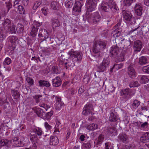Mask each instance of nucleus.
<instances>
[{"instance_id": "f257e3e1", "label": "nucleus", "mask_w": 149, "mask_h": 149, "mask_svg": "<svg viewBox=\"0 0 149 149\" xmlns=\"http://www.w3.org/2000/svg\"><path fill=\"white\" fill-rule=\"evenodd\" d=\"M93 51L95 54H97L95 55L94 56L99 57L100 54L99 53L103 51L106 47V43L105 42L103 41L101 39L95 40L93 42Z\"/></svg>"}, {"instance_id": "f03ea898", "label": "nucleus", "mask_w": 149, "mask_h": 149, "mask_svg": "<svg viewBox=\"0 0 149 149\" xmlns=\"http://www.w3.org/2000/svg\"><path fill=\"white\" fill-rule=\"evenodd\" d=\"M2 24L3 26V29L6 32H9L11 33L15 32V26L13 24L10 19L8 18L5 19Z\"/></svg>"}, {"instance_id": "7ed1b4c3", "label": "nucleus", "mask_w": 149, "mask_h": 149, "mask_svg": "<svg viewBox=\"0 0 149 149\" xmlns=\"http://www.w3.org/2000/svg\"><path fill=\"white\" fill-rule=\"evenodd\" d=\"M68 54L72 58L73 61L78 63L81 60L83 54L81 52L74 51L73 49H71L68 52Z\"/></svg>"}, {"instance_id": "20e7f679", "label": "nucleus", "mask_w": 149, "mask_h": 149, "mask_svg": "<svg viewBox=\"0 0 149 149\" xmlns=\"http://www.w3.org/2000/svg\"><path fill=\"white\" fill-rule=\"evenodd\" d=\"M124 19L130 24H134L136 22L135 18L132 17L131 13L128 10H125L122 11Z\"/></svg>"}, {"instance_id": "39448f33", "label": "nucleus", "mask_w": 149, "mask_h": 149, "mask_svg": "<svg viewBox=\"0 0 149 149\" xmlns=\"http://www.w3.org/2000/svg\"><path fill=\"white\" fill-rule=\"evenodd\" d=\"M110 63V60L108 57L104 58L102 63L97 66V71L102 72L106 70L109 67Z\"/></svg>"}, {"instance_id": "423d86ee", "label": "nucleus", "mask_w": 149, "mask_h": 149, "mask_svg": "<svg viewBox=\"0 0 149 149\" xmlns=\"http://www.w3.org/2000/svg\"><path fill=\"white\" fill-rule=\"evenodd\" d=\"M94 109L93 106L91 103H87L84 106L82 114L84 116L93 115L94 113L93 112Z\"/></svg>"}, {"instance_id": "0eeeda50", "label": "nucleus", "mask_w": 149, "mask_h": 149, "mask_svg": "<svg viewBox=\"0 0 149 149\" xmlns=\"http://www.w3.org/2000/svg\"><path fill=\"white\" fill-rule=\"evenodd\" d=\"M122 19H120L117 24L113 28V31L111 33V35L114 37H117L119 36L122 31V29L119 26H120L122 22Z\"/></svg>"}, {"instance_id": "6e6552de", "label": "nucleus", "mask_w": 149, "mask_h": 149, "mask_svg": "<svg viewBox=\"0 0 149 149\" xmlns=\"http://www.w3.org/2000/svg\"><path fill=\"white\" fill-rule=\"evenodd\" d=\"M90 12H88L87 10L86 15L87 16L90 18L94 24L98 23L101 19V17L99 14L97 12L94 13L92 14L89 13Z\"/></svg>"}, {"instance_id": "1a4fd4ad", "label": "nucleus", "mask_w": 149, "mask_h": 149, "mask_svg": "<svg viewBox=\"0 0 149 149\" xmlns=\"http://www.w3.org/2000/svg\"><path fill=\"white\" fill-rule=\"evenodd\" d=\"M100 0H87L86 6L88 12H92L96 8L97 4Z\"/></svg>"}, {"instance_id": "9d476101", "label": "nucleus", "mask_w": 149, "mask_h": 149, "mask_svg": "<svg viewBox=\"0 0 149 149\" xmlns=\"http://www.w3.org/2000/svg\"><path fill=\"white\" fill-rule=\"evenodd\" d=\"M38 37L42 41L45 40L49 37V33L48 31L45 29H40L39 31Z\"/></svg>"}, {"instance_id": "9b49d317", "label": "nucleus", "mask_w": 149, "mask_h": 149, "mask_svg": "<svg viewBox=\"0 0 149 149\" xmlns=\"http://www.w3.org/2000/svg\"><path fill=\"white\" fill-rule=\"evenodd\" d=\"M81 3L79 1H76L72 9V13L73 15H78L79 13L81 11Z\"/></svg>"}, {"instance_id": "f8f14e48", "label": "nucleus", "mask_w": 149, "mask_h": 149, "mask_svg": "<svg viewBox=\"0 0 149 149\" xmlns=\"http://www.w3.org/2000/svg\"><path fill=\"white\" fill-rule=\"evenodd\" d=\"M121 50V48H119L117 45H113L111 47L110 51L111 56V57H116Z\"/></svg>"}, {"instance_id": "ddd939ff", "label": "nucleus", "mask_w": 149, "mask_h": 149, "mask_svg": "<svg viewBox=\"0 0 149 149\" xmlns=\"http://www.w3.org/2000/svg\"><path fill=\"white\" fill-rule=\"evenodd\" d=\"M133 65L132 64L130 65L128 67V70L127 73H128L129 76L132 78H134L136 76V72L135 70L133 67Z\"/></svg>"}, {"instance_id": "4468645a", "label": "nucleus", "mask_w": 149, "mask_h": 149, "mask_svg": "<svg viewBox=\"0 0 149 149\" xmlns=\"http://www.w3.org/2000/svg\"><path fill=\"white\" fill-rule=\"evenodd\" d=\"M118 139L120 141L125 143H127L129 142L128 136L125 133H120L118 136Z\"/></svg>"}, {"instance_id": "2eb2a0df", "label": "nucleus", "mask_w": 149, "mask_h": 149, "mask_svg": "<svg viewBox=\"0 0 149 149\" xmlns=\"http://www.w3.org/2000/svg\"><path fill=\"white\" fill-rule=\"evenodd\" d=\"M62 82L60 78L58 76L56 77L52 80V84L54 87H59L61 85Z\"/></svg>"}, {"instance_id": "dca6fc26", "label": "nucleus", "mask_w": 149, "mask_h": 149, "mask_svg": "<svg viewBox=\"0 0 149 149\" xmlns=\"http://www.w3.org/2000/svg\"><path fill=\"white\" fill-rule=\"evenodd\" d=\"M143 44L140 40H137L134 42V50L137 52H139L142 48Z\"/></svg>"}, {"instance_id": "f3484780", "label": "nucleus", "mask_w": 149, "mask_h": 149, "mask_svg": "<svg viewBox=\"0 0 149 149\" xmlns=\"http://www.w3.org/2000/svg\"><path fill=\"white\" fill-rule=\"evenodd\" d=\"M118 116L114 110H111L109 117V120L111 122H116L118 119Z\"/></svg>"}, {"instance_id": "a211bd4d", "label": "nucleus", "mask_w": 149, "mask_h": 149, "mask_svg": "<svg viewBox=\"0 0 149 149\" xmlns=\"http://www.w3.org/2000/svg\"><path fill=\"white\" fill-rule=\"evenodd\" d=\"M52 25L53 28V30L56 27H59L60 25V23L57 18H52L51 20Z\"/></svg>"}, {"instance_id": "6ab92c4d", "label": "nucleus", "mask_w": 149, "mask_h": 149, "mask_svg": "<svg viewBox=\"0 0 149 149\" xmlns=\"http://www.w3.org/2000/svg\"><path fill=\"white\" fill-rule=\"evenodd\" d=\"M109 8L113 12H116L118 9V7L115 2L112 0H110L109 2Z\"/></svg>"}, {"instance_id": "aec40b11", "label": "nucleus", "mask_w": 149, "mask_h": 149, "mask_svg": "<svg viewBox=\"0 0 149 149\" xmlns=\"http://www.w3.org/2000/svg\"><path fill=\"white\" fill-rule=\"evenodd\" d=\"M59 140L56 136H51L49 139V144L51 145L56 146L59 143Z\"/></svg>"}, {"instance_id": "412c9836", "label": "nucleus", "mask_w": 149, "mask_h": 149, "mask_svg": "<svg viewBox=\"0 0 149 149\" xmlns=\"http://www.w3.org/2000/svg\"><path fill=\"white\" fill-rule=\"evenodd\" d=\"M136 13L137 15L140 16L142 15V7L140 3H137L134 7Z\"/></svg>"}, {"instance_id": "4be33fe9", "label": "nucleus", "mask_w": 149, "mask_h": 149, "mask_svg": "<svg viewBox=\"0 0 149 149\" xmlns=\"http://www.w3.org/2000/svg\"><path fill=\"white\" fill-rule=\"evenodd\" d=\"M8 32H6L2 27L0 28V42L1 43L6 37V33Z\"/></svg>"}, {"instance_id": "5701e85b", "label": "nucleus", "mask_w": 149, "mask_h": 149, "mask_svg": "<svg viewBox=\"0 0 149 149\" xmlns=\"http://www.w3.org/2000/svg\"><path fill=\"white\" fill-rule=\"evenodd\" d=\"M14 146L16 147H19L22 146V144L21 141H19L17 137H13L12 140Z\"/></svg>"}, {"instance_id": "b1692460", "label": "nucleus", "mask_w": 149, "mask_h": 149, "mask_svg": "<svg viewBox=\"0 0 149 149\" xmlns=\"http://www.w3.org/2000/svg\"><path fill=\"white\" fill-rule=\"evenodd\" d=\"M11 94L15 99L18 100L20 97V94L19 92L16 90L12 89L11 90Z\"/></svg>"}, {"instance_id": "393cba45", "label": "nucleus", "mask_w": 149, "mask_h": 149, "mask_svg": "<svg viewBox=\"0 0 149 149\" xmlns=\"http://www.w3.org/2000/svg\"><path fill=\"white\" fill-rule=\"evenodd\" d=\"M37 115L42 118H44L45 115V113L43 111V109L40 108L36 109L35 111Z\"/></svg>"}, {"instance_id": "a878e982", "label": "nucleus", "mask_w": 149, "mask_h": 149, "mask_svg": "<svg viewBox=\"0 0 149 149\" xmlns=\"http://www.w3.org/2000/svg\"><path fill=\"white\" fill-rule=\"evenodd\" d=\"M140 140L143 143L149 142L148 132L142 135L140 138Z\"/></svg>"}, {"instance_id": "bb28decb", "label": "nucleus", "mask_w": 149, "mask_h": 149, "mask_svg": "<svg viewBox=\"0 0 149 149\" xmlns=\"http://www.w3.org/2000/svg\"><path fill=\"white\" fill-rule=\"evenodd\" d=\"M149 81V77L146 75H143L141 77L139 81L140 83L141 84H145Z\"/></svg>"}, {"instance_id": "cd10ccee", "label": "nucleus", "mask_w": 149, "mask_h": 149, "mask_svg": "<svg viewBox=\"0 0 149 149\" xmlns=\"http://www.w3.org/2000/svg\"><path fill=\"white\" fill-rule=\"evenodd\" d=\"M38 83L39 86L40 87L45 86L47 87H49L51 86V84L49 82L45 80H40L39 81Z\"/></svg>"}, {"instance_id": "c85d7f7f", "label": "nucleus", "mask_w": 149, "mask_h": 149, "mask_svg": "<svg viewBox=\"0 0 149 149\" xmlns=\"http://www.w3.org/2000/svg\"><path fill=\"white\" fill-rule=\"evenodd\" d=\"M30 140L32 141L33 146V149H36L38 144V139L37 137L34 136L30 137Z\"/></svg>"}, {"instance_id": "c756f323", "label": "nucleus", "mask_w": 149, "mask_h": 149, "mask_svg": "<svg viewBox=\"0 0 149 149\" xmlns=\"http://www.w3.org/2000/svg\"><path fill=\"white\" fill-rule=\"evenodd\" d=\"M148 63V59L145 56H142L139 58V63L140 65H142Z\"/></svg>"}, {"instance_id": "7c9ffc66", "label": "nucleus", "mask_w": 149, "mask_h": 149, "mask_svg": "<svg viewBox=\"0 0 149 149\" xmlns=\"http://www.w3.org/2000/svg\"><path fill=\"white\" fill-rule=\"evenodd\" d=\"M125 50H123L122 51L120 56H118L116 58V61L119 62L123 61L125 59Z\"/></svg>"}, {"instance_id": "2f4dec72", "label": "nucleus", "mask_w": 149, "mask_h": 149, "mask_svg": "<svg viewBox=\"0 0 149 149\" xmlns=\"http://www.w3.org/2000/svg\"><path fill=\"white\" fill-rule=\"evenodd\" d=\"M10 141L8 140L0 139V146H8L10 145Z\"/></svg>"}, {"instance_id": "473e14b6", "label": "nucleus", "mask_w": 149, "mask_h": 149, "mask_svg": "<svg viewBox=\"0 0 149 149\" xmlns=\"http://www.w3.org/2000/svg\"><path fill=\"white\" fill-rule=\"evenodd\" d=\"M38 29V27H36L34 26H31V30L30 32L31 35L33 37H35L37 34Z\"/></svg>"}, {"instance_id": "72a5a7b5", "label": "nucleus", "mask_w": 149, "mask_h": 149, "mask_svg": "<svg viewBox=\"0 0 149 149\" xmlns=\"http://www.w3.org/2000/svg\"><path fill=\"white\" fill-rule=\"evenodd\" d=\"M33 131L38 136H40L42 134V129L38 127H36L33 129Z\"/></svg>"}, {"instance_id": "f704fd0d", "label": "nucleus", "mask_w": 149, "mask_h": 149, "mask_svg": "<svg viewBox=\"0 0 149 149\" xmlns=\"http://www.w3.org/2000/svg\"><path fill=\"white\" fill-rule=\"evenodd\" d=\"M98 128V125L96 124H91L88 125L86 128L87 129L93 131L95 129H96Z\"/></svg>"}, {"instance_id": "c9c22d12", "label": "nucleus", "mask_w": 149, "mask_h": 149, "mask_svg": "<svg viewBox=\"0 0 149 149\" xmlns=\"http://www.w3.org/2000/svg\"><path fill=\"white\" fill-rule=\"evenodd\" d=\"M24 26L23 25L18 24L17 25V31L18 33L23 32L24 30Z\"/></svg>"}, {"instance_id": "e433bc0d", "label": "nucleus", "mask_w": 149, "mask_h": 149, "mask_svg": "<svg viewBox=\"0 0 149 149\" xmlns=\"http://www.w3.org/2000/svg\"><path fill=\"white\" fill-rule=\"evenodd\" d=\"M101 9L102 10L104 11L108 12L109 10V3H104L102 4L101 6Z\"/></svg>"}, {"instance_id": "4c0bfd02", "label": "nucleus", "mask_w": 149, "mask_h": 149, "mask_svg": "<svg viewBox=\"0 0 149 149\" xmlns=\"http://www.w3.org/2000/svg\"><path fill=\"white\" fill-rule=\"evenodd\" d=\"M73 1L72 0H67L65 3V7L67 8H71L73 5Z\"/></svg>"}, {"instance_id": "58836bf2", "label": "nucleus", "mask_w": 149, "mask_h": 149, "mask_svg": "<svg viewBox=\"0 0 149 149\" xmlns=\"http://www.w3.org/2000/svg\"><path fill=\"white\" fill-rule=\"evenodd\" d=\"M9 41L12 44L15 45L16 43L17 38L16 36H10L9 37Z\"/></svg>"}, {"instance_id": "ea45409f", "label": "nucleus", "mask_w": 149, "mask_h": 149, "mask_svg": "<svg viewBox=\"0 0 149 149\" xmlns=\"http://www.w3.org/2000/svg\"><path fill=\"white\" fill-rule=\"evenodd\" d=\"M140 85L137 81H131L129 84V86L130 88L138 87Z\"/></svg>"}, {"instance_id": "a19ab883", "label": "nucleus", "mask_w": 149, "mask_h": 149, "mask_svg": "<svg viewBox=\"0 0 149 149\" xmlns=\"http://www.w3.org/2000/svg\"><path fill=\"white\" fill-rule=\"evenodd\" d=\"M58 3L55 1H52L51 5V8L54 10L57 9L58 8Z\"/></svg>"}, {"instance_id": "79ce46f5", "label": "nucleus", "mask_w": 149, "mask_h": 149, "mask_svg": "<svg viewBox=\"0 0 149 149\" xmlns=\"http://www.w3.org/2000/svg\"><path fill=\"white\" fill-rule=\"evenodd\" d=\"M52 73L54 74H58L60 73V71L57 66H53L52 69Z\"/></svg>"}, {"instance_id": "37998d69", "label": "nucleus", "mask_w": 149, "mask_h": 149, "mask_svg": "<svg viewBox=\"0 0 149 149\" xmlns=\"http://www.w3.org/2000/svg\"><path fill=\"white\" fill-rule=\"evenodd\" d=\"M104 136L102 134L100 135L98 137L97 142V145L101 144L104 140Z\"/></svg>"}, {"instance_id": "c03bdc74", "label": "nucleus", "mask_w": 149, "mask_h": 149, "mask_svg": "<svg viewBox=\"0 0 149 149\" xmlns=\"http://www.w3.org/2000/svg\"><path fill=\"white\" fill-rule=\"evenodd\" d=\"M33 97L35 100L36 102L37 103L40 102V98L42 97V96L41 95H35L33 96Z\"/></svg>"}, {"instance_id": "a18cd8bd", "label": "nucleus", "mask_w": 149, "mask_h": 149, "mask_svg": "<svg viewBox=\"0 0 149 149\" xmlns=\"http://www.w3.org/2000/svg\"><path fill=\"white\" fill-rule=\"evenodd\" d=\"M108 133L110 135H113L116 132L115 128L114 127L109 128L108 129Z\"/></svg>"}, {"instance_id": "49530a36", "label": "nucleus", "mask_w": 149, "mask_h": 149, "mask_svg": "<svg viewBox=\"0 0 149 149\" xmlns=\"http://www.w3.org/2000/svg\"><path fill=\"white\" fill-rule=\"evenodd\" d=\"M11 62V59L9 57H6L3 62L4 66L9 65Z\"/></svg>"}, {"instance_id": "de8ad7c7", "label": "nucleus", "mask_w": 149, "mask_h": 149, "mask_svg": "<svg viewBox=\"0 0 149 149\" xmlns=\"http://www.w3.org/2000/svg\"><path fill=\"white\" fill-rule=\"evenodd\" d=\"M63 104V103H56L54 105L55 108L56 110H59L61 109Z\"/></svg>"}, {"instance_id": "09e8293b", "label": "nucleus", "mask_w": 149, "mask_h": 149, "mask_svg": "<svg viewBox=\"0 0 149 149\" xmlns=\"http://www.w3.org/2000/svg\"><path fill=\"white\" fill-rule=\"evenodd\" d=\"M140 105L139 102L136 100H135L132 103V106L133 108L136 109Z\"/></svg>"}, {"instance_id": "8fccbe9b", "label": "nucleus", "mask_w": 149, "mask_h": 149, "mask_svg": "<svg viewBox=\"0 0 149 149\" xmlns=\"http://www.w3.org/2000/svg\"><path fill=\"white\" fill-rule=\"evenodd\" d=\"M116 88L113 86V84H110L107 86V89L109 91L112 93L114 91Z\"/></svg>"}, {"instance_id": "3c124183", "label": "nucleus", "mask_w": 149, "mask_h": 149, "mask_svg": "<svg viewBox=\"0 0 149 149\" xmlns=\"http://www.w3.org/2000/svg\"><path fill=\"white\" fill-rule=\"evenodd\" d=\"M130 92V89L129 88L122 90L121 92V95H126Z\"/></svg>"}, {"instance_id": "603ef678", "label": "nucleus", "mask_w": 149, "mask_h": 149, "mask_svg": "<svg viewBox=\"0 0 149 149\" xmlns=\"http://www.w3.org/2000/svg\"><path fill=\"white\" fill-rule=\"evenodd\" d=\"M26 81L30 86H32L33 85L34 80L30 77H27L26 78Z\"/></svg>"}, {"instance_id": "864d4df0", "label": "nucleus", "mask_w": 149, "mask_h": 149, "mask_svg": "<svg viewBox=\"0 0 149 149\" xmlns=\"http://www.w3.org/2000/svg\"><path fill=\"white\" fill-rule=\"evenodd\" d=\"M133 2V0H124L123 5L126 6H129Z\"/></svg>"}, {"instance_id": "5fc2aeb1", "label": "nucleus", "mask_w": 149, "mask_h": 149, "mask_svg": "<svg viewBox=\"0 0 149 149\" xmlns=\"http://www.w3.org/2000/svg\"><path fill=\"white\" fill-rule=\"evenodd\" d=\"M17 8H18L19 13L22 14H24L25 13V11L22 6L19 5Z\"/></svg>"}, {"instance_id": "6e6d98bb", "label": "nucleus", "mask_w": 149, "mask_h": 149, "mask_svg": "<svg viewBox=\"0 0 149 149\" xmlns=\"http://www.w3.org/2000/svg\"><path fill=\"white\" fill-rule=\"evenodd\" d=\"M83 146L85 149H89L91 148V144L90 142L88 141L86 143H84Z\"/></svg>"}, {"instance_id": "4d7b16f0", "label": "nucleus", "mask_w": 149, "mask_h": 149, "mask_svg": "<svg viewBox=\"0 0 149 149\" xmlns=\"http://www.w3.org/2000/svg\"><path fill=\"white\" fill-rule=\"evenodd\" d=\"M41 4V2L40 1H37L35 2L34 5L33 7V9L34 10H35L40 6Z\"/></svg>"}, {"instance_id": "13d9d810", "label": "nucleus", "mask_w": 149, "mask_h": 149, "mask_svg": "<svg viewBox=\"0 0 149 149\" xmlns=\"http://www.w3.org/2000/svg\"><path fill=\"white\" fill-rule=\"evenodd\" d=\"M42 22H39L36 21H34L31 26H34L36 27H38L41 25Z\"/></svg>"}, {"instance_id": "bf43d9fd", "label": "nucleus", "mask_w": 149, "mask_h": 149, "mask_svg": "<svg viewBox=\"0 0 149 149\" xmlns=\"http://www.w3.org/2000/svg\"><path fill=\"white\" fill-rule=\"evenodd\" d=\"M142 70L144 73L149 74V65H147L143 67Z\"/></svg>"}, {"instance_id": "052dcab7", "label": "nucleus", "mask_w": 149, "mask_h": 149, "mask_svg": "<svg viewBox=\"0 0 149 149\" xmlns=\"http://www.w3.org/2000/svg\"><path fill=\"white\" fill-rule=\"evenodd\" d=\"M53 114V111H51L49 112H48L47 113H45V118L47 119L48 120L52 116Z\"/></svg>"}, {"instance_id": "680f3d73", "label": "nucleus", "mask_w": 149, "mask_h": 149, "mask_svg": "<svg viewBox=\"0 0 149 149\" xmlns=\"http://www.w3.org/2000/svg\"><path fill=\"white\" fill-rule=\"evenodd\" d=\"M123 66V64L122 63L120 64H115L113 67V68L116 70H118L122 68Z\"/></svg>"}, {"instance_id": "e2e57ef3", "label": "nucleus", "mask_w": 149, "mask_h": 149, "mask_svg": "<svg viewBox=\"0 0 149 149\" xmlns=\"http://www.w3.org/2000/svg\"><path fill=\"white\" fill-rule=\"evenodd\" d=\"M21 1V0H16L14 2L13 6L15 8H17L19 4V2Z\"/></svg>"}, {"instance_id": "0e129e2a", "label": "nucleus", "mask_w": 149, "mask_h": 149, "mask_svg": "<svg viewBox=\"0 0 149 149\" xmlns=\"http://www.w3.org/2000/svg\"><path fill=\"white\" fill-rule=\"evenodd\" d=\"M48 10V9L45 7H44L41 9L42 13L45 15H47Z\"/></svg>"}, {"instance_id": "69168bd1", "label": "nucleus", "mask_w": 149, "mask_h": 149, "mask_svg": "<svg viewBox=\"0 0 149 149\" xmlns=\"http://www.w3.org/2000/svg\"><path fill=\"white\" fill-rule=\"evenodd\" d=\"M56 103H63L61 101V97L59 96H56L55 97Z\"/></svg>"}, {"instance_id": "338daca9", "label": "nucleus", "mask_w": 149, "mask_h": 149, "mask_svg": "<svg viewBox=\"0 0 149 149\" xmlns=\"http://www.w3.org/2000/svg\"><path fill=\"white\" fill-rule=\"evenodd\" d=\"M46 129L48 130H50L52 128V127L47 122H45L44 123Z\"/></svg>"}, {"instance_id": "774afa93", "label": "nucleus", "mask_w": 149, "mask_h": 149, "mask_svg": "<svg viewBox=\"0 0 149 149\" xmlns=\"http://www.w3.org/2000/svg\"><path fill=\"white\" fill-rule=\"evenodd\" d=\"M6 8L8 9V11H9L10 9L12 7V4L11 3H7L6 2Z\"/></svg>"}]
</instances>
